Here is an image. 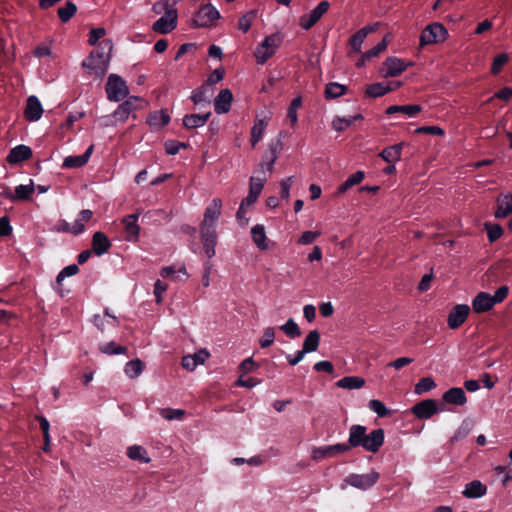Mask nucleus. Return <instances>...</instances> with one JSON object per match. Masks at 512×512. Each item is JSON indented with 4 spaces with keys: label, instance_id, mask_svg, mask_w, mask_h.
<instances>
[{
    "label": "nucleus",
    "instance_id": "obj_13",
    "mask_svg": "<svg viewBox=\"0 0 512 512\" xmlns=\"http://www.w3.org/2000/svg\"><path fill=\"white\" fill-rule=\"evenodd\" d=\"M378 476V473L374 471L365 475L352 474L345 481L353 487L367 489L377 482Z\"/></svg>",
    "mask_w": 512,
    "mask_h": 512
},
{
    "label": "nucleus",
    "instance_id": "obj_64",
    "mask_svg": "<svg viewBox=\"0 0 512 512\" xmlns=\"http://www.w3.org/2000/svg\"><path fill=\"white\" fill-rule=\"evenodd\" d=\"M493 98H497L503 101H509L512 98V89L509 87H504L496 92Z\"/></svg>",
    "mask_w": 512,
    "mask_h": 512
},
{
    "label": "nucleus",
    "instance_id": "obj_54",
    "mask_svg": "<svg viewBox=\"0 0 512 512\" xmlns=\"http://www.w3.org/2000/svg\"><path fill=\"white\" fill-rule=\"evenodd\" d=\"M417 134H431L436 136H443L444 130L439 126H423L415 130Z\"/></svg>",
    "mask_w": 512,
    "mask_h": 512
},
{
    "label": "nucleus",
    "instance_id": "obj_56",
    "mask_svg": "<svg viewBox=\"0 0 512 512\" xmlns=\"http://www.w3.org/2000/svg\"><path fill=\"white\" fill-rule=\"evenodd\" d=\"M258 367L259 365L252 358H247L240 364L239 369L246 374L255 371Z\"/></svg>",
    "mask_w": 512,
    "mask_h": 512
},
{
    "label": "nucleus",
    "instance_id": "obj_9",
    "mask_svg": "<svg viewBox=\"0 0 512 512\" xmlns=\"http://www.w3.org/2000/svg\"><path fill=\"white\" fill-rule=\"evenodd\" d=\"M330 8L328 1H321L309 14L299 18V25L304 30L311 29Z\"/></svg>",
    "mask_w": 512,
    "mask_h": 512
},
{
    "label": "nucleus",
    "instance_id": "obj_63",
    "mask_svg": "<svg viewBox=\"0 0 512 512\" xmlns=\"http://www.w3.org/2000/svg\"><path fill=\"white\" fill-rule=\"evenodd\" d=\"M332 125L335 130L341 132L352 125V119L337 118L333 121Z\"/></svg>",
    "mask_w": 512,
    "mask_h": 512
},
{
    "label": "nucleus",
    "instance_id": "obj_53",
    "mask_svg": "<svg viewBox=\"0 0 512 512\" xmlns=\"http://www.w3.org/2000/svg\"><path fill=\"white\" fill-rule=\"evenodd\" d=\"M275 339V331L272 327H268L265 329L263 337L260 339V346L262 348H267L271 346Z\"/></svg>",
    "mask_w": 512,
    "mask_h": 512
},
{
    "label": "nucleus",
    "instance_id": "obj_45",
    "mask_svg": "<svg viewBox=\"0 0 512 512\" xmlns=\"http://www.w3.org/2000/svg\"><path fill=\"white\" fill-rule=\"evenodd\" d=\"M301 105H302L301 96L295 97L290 103L287 116L293 125L297 122V109L300 108Z\"/></svg>",
    "mask_w": 512,
    "mask_h": 512
},
{
    "label": "nucleus",
    "instance_id": "obj_10",
    "mask_svg": "<svg viewBox=\"0 0 512 512\" xmlns=\"http://www.w3.org/2000/svg\"><path fill=\"white\" fill-rule=\"evenodd\" d=\"M470 308L465 304L454 306L448 314L447 323L450 329L459 328L467 319Z\"/></svg>",
    "mask_w": 512,
    "mask_h": 512
},
{
    "label": "nucleus",
    "instance_id": "obj_29",
    "mask_svg": "<svg viewBox=\"0 0 512 512\" xmlns=\"http://www.w3.org/2000/svg\"><path fill=\"white\" fill-rule=\"evenodd\" d=\"M93 145L81 156H69L64 159L63 166L66 168H78L85 165L91 155Z\"/></svg>",
    "mask_w": 512,
    "mask_h": 512
},
{
    "label": "nucleus",
    "instance_id": "obj_15",
    "mask_svg": "<svg viewBox=\"0 0 512 512\" xmlns=\"http://www.w3.org/2000/svg\"><path fill=\"white\" fill-rule=\"evenodd\" d=\"M216 232L213 228L201 226V240L206 255L211 258L215 254Z\"/></svg>",
    "mask_w": 512,
    "mask_h": 512
},
{
    "label": "nucleus",
    "instance_id": "obj_1",
    "mask_svg": "<svg viewBox=\"0 0 512 512\" xmlns=\"http://www.w3.org/2000/svg\"><path fill=\"white\" fill-rule=\"evenodd\" d=\"M367 429L362 425H353L350 428L348 445L352 447H362L371 453H377L384 443V430L379 428L366 433Z\"/></svg>",
    "mask_w": 512,
    "mask_h": 512
},
{
    "label": "nucleus",
    "instance_id": "obj_47",
    "mask_svg": "<svg viewBox=\"0 0 512 512\" xmlns=\"http://www.w3.org/2000/svg\"><path fill=\"white\" fill-rule=\"evenodd\" d=\"M485 228L490 242L496 241L503 234V229L499 224H485Z\"/></svg>",
    "mask_w": 512,
    "mask_h": 512
},
{
    "label": "nucleus",
    "instance_id": "obj_21",
    "mask_svg": "<svg viewBox=\"0 0 512 512\" xmlns=\"http://www.w3.org/2000/svg\"><path fill=\"white\" fill-rule=\"evenodd\" d=\"M496 203L497 209L494 213L496 218H505L512 213V193L498 196Z\"/></svg>",
    "mask_w": 512,
    "mask_h": 512
},
{
    "label": "nucleus",
    "instance_id": "obj_5",
    "mask_svg": "<svg viewBox=\"0 0 512 512\" xmlns=\"http://www.w3.org/2000/svg\"><path fill=\"white\" fill-rule=\"evenodd\" d=\"M109 56L99 52L92 51L88 58L83 61L82 67L87 69L89 73L97 76H103L108 67Z\"/></svg>",
    "mask_w": 512,
    "mask_h": 512
},
{
    "label": "nucleus",
    "instance_id": "obj_31",
    "mask_svg": "<svg viewBox=\"0 0 512 512\" xmlns=\"http://www.w3.org/2000/svg\"><path fill=\"white\" fill-rule=\"evenodd\" d=\"M393 90H394V87L386 86L382 83H374V84H370L366 87L365 95L367 97H372V98L381 97Z\"/></svg>",
    "mask_w": 512,
    "mask_h": 512
},
{
    "label": "nucleus",
    "instance_id": "obj_36",
    "mask_svg": "<svg viewBox=\"0 0 512 512\" xmlns=\"http://www.w3.org/2000/svg\"><path fill=\"white\" fill-rule=\"evenodd\" d=\"M347 91V87L345 85H341L338 83H328L325 87V97L327 99H334L344 95Z\"/></svg>",
    "mask_w": 512,
    "mask_h": 512
},
{
    "label": "nucleus",
    "instance_id": "obj_41",
    "mask_svg": "<svg viewBox=\"0 0 512 512\" xmlns=\"http://www.w3.org/2000/svg\"><path fill=\"white\" fill-rule=\"evenodd\" d=\"M364 179V172L357 171L354 174L350 175L347 180L341 184L338 188L339 193H344L352 186L359 184Z\"/></svg>",
    "mask_w": 512,
    "mask_h": 512
},
{
    "label": "nucleus",
    "instance_id": "obj_52",
    "mask_svg": "<svg viewBox=\"0 0 512 512\" xmlns=\"http://www.w3.org/2000/svg\"><path fill=\"white\" fill-rule=\"evenodd\" d=\"M369 407L379 416V417H385L389 414V411L387 410L386 406L383 402L377 399L370 400Z\"/></svg>",
    "mask_w": 512,
    "mask_h": 512
},
{
    "label": "nucleus",
    "instance_id": "obj_11",
    "mask_svg": "<svg viewBox=\"0 0 512 512\" xmlns=\"http://www.w3.org/2000/svg\"><path fill=\"white\" fill-rule=\"evenodd\" d=\"M412 65V62L405 63L403 60L399 58L388 57L383 62V70H385L383 77L388 78L399 76L402 72H404L408 67Z\"/></svg>",
    "mask_w": 512,
    "mask_h": 512
},
{
    "label": "nucleus",
    "instance_id": "obj_55",
    "mask_svg": "<svg viewBox=\"0 0 512 512\" xmlns=\"http://www.w3.org/2000/svg\"><path fill=\"white\" fill-rule=\"evenodd\" d=\"M319 236H320L319 231H305L302 233V235L298 239V243L302 244V245H307V244L312 243Z\"/></svg>",
    "mask_w": 512,
    "mask_h": 512
},
{
    "label": "nucleus",
    "instance_id": "obj_16",
    "mask_svg": "<svg viewBox=\"0 0 512 512\" xmlns=\"http://www.w3.org/2000/svg\"><path fill=\"white\" fill-rule=\"evenodd\" d=\"M139 214L134 213L123 218L122 223L124 224V229L127 234L126 240L128 241H136L139 237L140 226L137 224Z\"/></svg>",
    "mask_w": 512,
    "mask_h": 512
},
{
    "label": "nucleus",
    "instance_id": "obj_20",
    "mask_svg": "<svg viewBox=\"0 0 512 512\" xmlns=\"http://www.w3.org/2000/svg\"><path fill=\"white\" fill-rule=\"evenodd\" d=\"M111 247V242L108 237L100 231H97L92 236V251L96 255L106 253Z\"/></svg>",
    "mask_w": 512,
    "mask_h": 512
},
{
    "label": "nucleus",
    "instance_id": "obj_32",
    "mask_svg": "<svg viewBox=\"0 0 512 512\" xmlns=\"http://www.w3.org/2000/svg\"><path fill=\"white\" fill-rule=\"evenodd\" d=\"M127 456L141 463H150L151 459L147 456L146 450L139 445L130 446L127 449Z\"/></svg>",
    "mask_w": 512,
    "mask_h": 512
},
{
    "label": "nucleus",
    "instance_id": "obj_48",
    "mask_svg": "<svg viewBox=\"0 0 512 512\" xmlns=\"http://www.w3.org/2000/svg\"><path fill=\"white\" fill-rule=\"evenodd\" d=\"M160 414L166 420L181 419L185 415L182 409L164 408L160 410Z\"/></svg>",
    "mask_w": 512,
    "mask_h": 512
},
{
    "label": "nucleus",
    "instance_id": "obj_27",
    "mask_svg": "<svg viewBox=\"0 0 512 512\" xmlns=\"http://www.w3.org/2000/svg\"><path fill=\"white\" fill-rule=\"evenodd\" d=\"M365 385V379L359 376H346L336 382V386L342 389H360Z\"/></svg>",
    "mask_w": 512,
    "mask_h": 512
},
{
    "label": "nucleus",
    "instance_id": "obj_23",
    "mask_svg": "<svg viewBox=\"0 0 512 512\" xmlns=\"http://www.w3.org/2000/svg\"><path fill=\"white\" fill-rule=\"evenodd\" d=\"M443 400L448 404L463 405L467 398L462 388H451L443 394Z\"/></svg>",
    "mask_w": 512,
    "mask_h": 512
},
{
    "label": "nucleus",
    "instance_id": "obj_42",
    "mask_svg": "<svg viewBox=\"0 0 512 512\" xmlns=\"http://www.w3.org/2000/svg\"><path fill=\"white\" fill-rule=\"evenodd\" d=\"M256 10H250L244 14L238 21L239 30L244 33L248 32L251 27L252 21L256 18Z\"/></svg>",
    "mask_w": 512,
    "mask_h": 512
},
{
    "label": "nucleus",
    "instance_id": "obj_60",
    "mask_svg": "<svg viewBox=\"0 0 512 512\" xmlns=\"http://www.w3.org/2000/svg\"><path fill=\"white\" fill-rule=\"evenodd\" d=\"M187 145L185 143H182V142H177V141H169L165 144V150H166V153L169 154V155H175L176 153H178L179 149L182 147V148H185Z\"/></svg>",
    "mask_w": 512,
    "mask_h": 512
},
{
    "label": "nucleus",
    "instance_id": "obj_43",
    "mask_svg": "<svg viewBox=\"0 0 512 512\" xmlns=\"http://www.w3.org/2000/svg\"><path fill=\"white\" fill-rule=\"evenodd\" d=\"M509 61V55L507 53H501L495 56L492 66L491 73L497 75L501 72L503 66Z\"/></svg>",
    "mask_w": 512,
    "mask_h": 512
},
{
    "label": "nucleus",
    "instance_id": "obj_59",
    "mask_svg": "<svg viewBox=\"0 0 512 512\" xmlns=\"http://www.w3.org/2000/svg\"><path fill=\"white\" fill-rule=\"evenodd\" d=\"M106 34V30L104 28H94L90 31L88 43L90 45H96L98 40L102 37H104Z\"/></svg>",
    "mask_w": 512,
    "mask_h": 512
},
{
    "label": "nucleus",
    "instance_id": "obj_25",
    "mask_svg": "<svg viewBox=\"0 0 512 512\" xmlns=\"http://www.w3.org/2000/svg\"><path fill=\"white\" fill-rule=\"evenodd\" d=\"M403 143H398L387 147L381 151L379 156L387 163H395L401 159Z\"/></svg>",
    "mask_w": 512,
    "mask_h": 512
},
{
    "label": "nucleus",
    "instance_id": "obj_34",
    "mask_svg": "<svg viewBox=\"0 0 512 512\" xmlns=\"http://www.w3.org/2000/svg\"><path fill=\"white\" fill-rule=\"evenodd\" d=\"M252 238L256 246L261 250L267 249V243H266V234L264 231V227L261 225H256L252 228Z\"/></svg>",
    "mask_w": 512,
    "mask_h": 512
},
{
    "label": "nucleus",
    "instance_id": "obj_22",
    "mask_svg": "<svg viewBox=\"0 0 512 512\" xmlns=\"http://www.w3.org/2000/svg\"><path fill=\"white\" fill-rule=\"evenodd\" d=\"M32 157V150L25 145H19L11 149L7 156V162L10 164H17L19 162L28 160Z\"/></svg>",
    "mask_w": 512,
    "mask_h": 512
},
{
    "label": "nucleus",
    "instance_id": "obj_28",
    "mask_svg": "<svg viewBox=\"0 0 512 512\" xmlns=\"http://www.w3.org/2000/svg\"><path fill=\"white\" fill-rule=\"evenodd\" d=\"M210 115H211L210 112L203 114V115H200V114L186 115L183 119V125L187 129H194L197 127L204 126L205 123L208 121Z\"/></svg>",
    "mask_w": 512,
    "mask_h": 512
},
{
    "label": "nucleus",
    "instance_id": "obj_8",
    "mask_svg": "<svg viewBox=\"0 0 512 512\" xmlns=\"http://www.w3.org/2000/svg\"><path fill=\"white\" fill-rule=\"evenodd\" d=\"M280 39L277 35L267 36L255 51V57L258 64H264L275 53L279 46Z\"/></svg>",
    "mask_w": 512,
    "mask_h": 512
},
{
    "label": "nucleus",
    "instance_id": "obj_17",
    "mask_svg": "<svg viewBox=\"0 0 512 512\" xmlns=\"http://www.w3.org/2000/svg\"><path fill=\"white\" fill-rule=\"evenodd\" d=\"M222 210V201L216 198L212 202V206L208 207L204 213V218L201 223L202 227L212 228L214 221L220 216Z\"/></svg>",
    "mask_w": 512,
    "mask_h": 512
},
{
    "label": "nucleus",
    "instance_id": "obj_6",
    "mask_svg": "<svg viewBox=\"0 0 512 512\" xmlns=\"http://www.w3.org/2000/svg\"><path fill=\"white\" fill-rule=\"evenodd\" d=\"M220 17L219 12L211 5H203L192 19L194 27H211Z\"/></svg>",
    "mask_w": 512,
    "mask_h": 512
},
{
    "label": "nucleus",
    "instance_id": "obj_49",
    "mask_svg": "<svg viewBox=\"0 0 512 512\" xmlns=\"http://www.w3.org/2000/svg\"><path fill=\"white\" fill-rule=\"evenodd\" d=\"M101 352L105 354H125L127 353V348L115 342H110L107 345L101 347Z\"/></svg>",
    "mask_w": 512,
    "mask_h": 512
},
{
    "label": "nucleus",
    "instance_id": "obj_19",
    "mask_svg": "<svg viewBox=\"0 0 512 512\" xmlns=\"http://www.w3.org/2000/svg\"><path fill=\"white\" fill-rule=\"evenodd\" d=\"M494 306L492 297L486 292H480L472 302V308L475 313H484L491 310Z\"/></svg>",
    "mask_w": 512,
    "mask_h": 512
},
{
    "label": "nucleus",
    "instance_id": "obj_61",
    "mask_svg": "<svg viewBox=\"0 0 512 512\" xmlns=\"http://www.w3.org/2000/svg\"><path fill=\"white\" fill-rule=\"evenodd\" d=\"M78 266L73 264V265H69L67 267H65L57 276V282L58 283H61V281L67 277V276H72V275H75L77 272H78Z\"/></svg>",
    "mask_w": 512,
    "mask_h": 512
},
{
    "label": "nucleus",
    "instance_id": "obj_57",
    "mask_svg": "<svg viewBox=\"0 0 512 512\" xmlns=\"http://www.w3.org/2000/svg\"><path fill=\"white\" fill-rule=\"evenodd\" d=\"M277 158H278V145L271 146L270 156L268 158V161L266 162V169L269 174H271L273 172L274 163L276 162Z\"/></svg>",
    "mask_w": 512,
    "mask_h": 512
},
{
    "label": "nucleus",
    "instance_id": "obj_12",
    "mask_svg": "<svg viewBox=\"0 0 512 512\" xmlns=\"http://www.w3.org/2000/svg\"><path fill=\"white\" fill-rule=\"evenodd\" d=\"M437 411V402L434 399L420 401L412 407V413L419 419H428Z\"/></svg>",
    "mask_w": 512,
    "mask_h": 512
},
{
    "label": "nucleus",
    "instance_id": "obj_40",
    "mask_svg": "<svg viewBox=\"0 0 512 512\" xmlns=\"http://www.w3.org/2000/svg\"><path fill=\"white\" fill-rule=\"evenodd\" d=\"M144 369V363L140 359H134L126 364L125 372L130 378L139 376Z\"/></svg>",
    "mask_w": 512,
    "mask_h": 512
},
{
    "label": "nucleus",
    "instance_id": "obj_30",
    "mask_svg": "<svg viewBox=\"0 0 512 512\" xmlns=\"http://www.w3.org/2000/svg\"><path fill=\"white\" fill-rule=\"evenodd\" d=\"M487 491V488L478 480H474L466 485L463 495L466 498H478L483 496Z\"/></svg>",
    "mask_w": 512,
    "mask_h": 512
},
{
    "label": "nucleus",
    "instance_id": "obj_38",
    "mask_svg": "<svg viewBox=\"0 0 512 512\" xmlns=\"http://www.w3.org/2000/svg\"><path fill=\"white\" fill-rule=\"evenodd\" d=\"M76 11V5L71 1H67L65 6L58 8L57 14L62 22H67L75 15Z\"/></svg>",
    "mask_w": 512,
    "mask_h": 512
},
{
    "label": "nucleus",
    "instance_id": "obj_51",
    "mask_svg": "<svg viewBox=\"0 0 512 512\" xmlns=\"http://www.w3.org/2000/svg\"><path fill=\"white\" fill-rule=\"evenodd\" d=\"M387 46L388 41L387 36H385L376 46L366 51V58L372 59L373 57H377L381 52L386 50Z\"/></svg>",
    "mask_w": 512,
    "mask_h": 512
},
{
    "label": "nucleus",
    "instance_id": "obj_58",
    "mask_svg": "<svg viewBox=\"0 0 512 512\" xmlns=\"http://www.w3.org/2000/svg\"><path fill=\"white\" fill-rule=\"evenodd\" d=\"M12 234V227L7 216L0 218V237H7Z\"/></svg>",
    "mask_w": 512,
    "mask_h": 512
},
{
    "label": "nucleus",
    "instance_id": "obj_26",
    "mask_svg": "<svg viewBox=\"0 0 512 512\" xmlns=\"http://www.w3.org/2000/svg\"><path fill=\"white\" fill-rule=\"evenodd\" d=\"M34 193V184L30 181L29 185H20L15 188V194L6 193V197L13 200H29Z\"/></svg>",
    "mask_w": 512,
    "mask_h": 512
},
{
    "label": "nucleus",
    "instance_id": "obj_37",
    "mask_svg": "<svg viewBox=\"0 0 512 512\" xmlns=\"http://www.w3.org/2000/svg\"><path fill=\"white\" fill-rule=\"evenodd\" d=\"M265 128L266 122L263 119H259L254 123V126L251 129V146L253 148L262 138Z\"/></svg>",
    "mask_w": 512,
    "mask_h": 512
},
{
    "label": "nucleus",
    "instance_id": "obj_44",
    "mask_svg": "<svg viewBox=\"0 0 512 512\" xmlns=\"http://www.w3.org/2000/svg\"><path fill=\"white\" fill-rule=\"evenodd\" d=\"M365 32L364 30H358L354 35H352L349 39V45L352 50L356 53L361 51V45L365 40Z\"/></svg>",
    "mask_w": 512,
    "mask_h": 512
},
{
    "label": "nucleus",
    "instance_id": "obj_46",
    "mask_svg": "<svg viewBox=\"0 0 512 512\" xmlns=\"http://www.w3.org/2000/svg\"><path fill=\"white\" fill-rule=\"evenodd\" d=\"M435 382L430 377H424L419 380V382L415 385V393L422 394L423 392L429 391L435 387Z\"/></svg>",
    "mask_w": 512,
    "mask_h": 512
},
{
    "label": "nucleus",
    "instance_id": "obj_3",
    "mask_svg": "<svg viewBox=\"0 0 512 512\" xmlns=\"http://www.w3.org/2000/svg\"><path fill=\"white\" fill-rule=\"evenodd\" d=\"M148 106V102L137 96L129 97L125 102H123L119 107L115 110L113 117L116 122H124L126 121L130 115L135 118L134 111L142 110Z\"/></svg>",
    "mask_w": 512,
    "mask_h": 512
},
{
    "label": "nucleus",
    "instance_id": "obj_35",
    "mask_svg": "<svg viewBox=\"0 0 512 512\" xmlns=\"http://www.w3.org/2000/svg\"><path fill=\"white\" fill-rule=\"evenodd\" d=\"M320 342V334L317 330H312L309 332V334L306 336L303 348L304 351L307 352H314L317 350Z\"/></svg>",
    "mask_w": 512,
    "mask_h": 512
},
{
    "label": "nucleus",
    "instance_id": "obj_7",
    "mask_svg": "<svg viewBox=\"0 0 512 512\" xmlns=\"http://www.w3.org/2000/svg\"><path fill=\"white\" fill-rule=\"evenodd\" d=\"M107 97L111 101H120L128 94V88L122 78L111 74L106 83Z\"/></svg>",
    "mask_w": 512,
    "mask_h": 512
},
{
    "label": "nucleus",
    "instance_id": "obj_24",
    "mask_svg": "<svg viewBox=\"0 0 512 512\" xmlns=\"http://www.w3.org/2000/svg\"><path fill=\"white\" fill-rule=\"evenodd\" d=\"M170 116L166 110L154 111L148 115L147 123L152 127L163 128L168 125Z\"/></svg>",
    "mask_w": 512,
    "mask_h": 512
},
{
    "label": "nucleus",
    "instance_id": "obj_14",
    "mask_svg": "<svg viewBox=\"0 0 512 512\" xmlns=\"http://www.w3.org/2000/svg\"><path fill=\"white\" fill-rule=\"evenodd\" d=\"M43 108L36 96H30L27 99L24 110V117L27 121H37L41 118Z\"/></svg>",
    "mask_w": 512,
    "mask_h": 512
},
{
    "label": "nucleus",
    "instance_id": "obj_62",
    "mask_svg": "<svg viewBox=\"0 0 512 512\" xmlns=\"http://www.w3.org/2000/svg\"><path fill=\"white\" fill-rule=\"evenodd\" d=\"M508 287L507 286H501L499 287L496 292L494 293L492 297L494 305L497 303H501L508 295Z\"/></svg>",
    "mask_w": 512,
    "mask_h": 512
},
{
    "label": "nucleus",
    "instance_id": "obj_2",
    "mask_svg": "<svg viewBox=\"0 0 512 512\" xmlns=\"http://www.w3.org/2000/svg\"><path fill=\"white\" fill-rule=\"evenodd\" d=\"M152 10L159 14L161 10L165 11V15L158 19L153 25L152 30L159 34H168L177 26V10L169 4L168 0H162V3L153 5Z\"/></svg>",
    "mask_w": 512,
    "mask_h": 512
},
{
    "label": "nucleus",
    "instance_id": "obj_39",
    "mask_svg": "<svg viewBox=\"0 0 512 512\" xmlns=\"http://www.w3.org/2000/svg\"><path fill=\"white\" fill-rule=\"evenodd\" d=\"M266 181L267 178L265 175L262 177H251L249 183V194L258 198Z\"/></svg>",
    "mask_w": 512,
    "mask_h": 512
},
{
    "label": "nucleus",
    "instance_id": "obj_50",
    "mask_svg": "<svg viewBox=\"0 0 512 512\" xmlns=\"http://www.w3.org/2000/svg\"><path fill=\"white\" fill-rule=\"evenodd\" d=\"M281 330H283L291 338L301 335L299 327L292 319H289L286 324L282 325Z\"/></svg>",
    "mask_w": 512,
    "mask_h": 512
},
{
    "label": "nucleus",
    "instance_id": "obj_18",
    "mask_svg": "<svg viewBox=\"0 0 512 512\" xmlns=\"http://www.w3.org/2000/svg\"><path fill=\"white\" fill-rule=\"evenodd\" d=\"M232 100L233 95L229 89L221 90L214 101L216 113H227L230 110Z\"/></svg>",
    "mask_w": 512,
    "mask_h": 512
},
{
    "label": "nucleus",
    "instance_id": "obj_4",
    "mask_svg": "<svg viewBox=\"0 0 512 512\" xmlns=\"http://www.w3.org/2000/svg\"><path fill=\"white\" fill-rule=\"evenodd\" d=\"M448 38L447 29L439 22L425 27L420 35V46L443 43Z\"/></svg>",
    "mask_w": 512,
    "mask_h": 512
},
{
    "label": "nucleus",
    "instance_id": "obj_33",
    "mask_svg": "<svg viewBox=\"0 0 512 512\" xmlns=\"http://www.w3.org/2000/svg\"><path fill=\"white\" fill-rule=\"evenodd\" d=\"M422 111V107L420 105H392L387 108L386 114H394L397 112L404 113L406 115L412 116L418 114Z\"/></svg>",
    "mask_w": 512,
    "mask_h": 512
}]
</instances>
